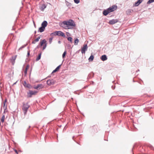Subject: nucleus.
<instances>
[{
    "label": "nucleus",
    "instance_id": "nucleus-1",
    "mask_svg": "<svg viewBox=\"0 0 154 154\" xmlns=\"http://www.w3.org/2000/svg\"><path fill=\"white\" fill-rule=\"evenodd\" d=\"M61 26L65 29H72L75 26V22L72 20L63 21Z\"/></svg>",
    "mask_w": 154,
    "mask_h": 154
},
{
    "label": "nucleus",
    "instance_id": "nucleus-2",
    "mask_svg": "<svg viewBox=\"0 0 154 154\" xmlns=\"http://www.w3.org/2000/svg\"><path fill=\"white\" fill-rule=\"evenodd\" d=\"M117 9V6L116 5H113L110 7L106 10H105L103 12V14L105 15H107L109 13L112 12Z\"/></svg>",
    "mask_w": 154,
    "mask_h": 154
},
{
    "label": "nucleus",
    "instance_id": "nucleus-3",
    "mask_svg": "<svg viewBox=\"0 0 154 154\" xmlns=\"http://www.w3.org/2000/svg\"><path fill=\"white\" fill-rule=\"evenodd\" d=\"M30 107V106L28 104V103H23V105L22 106V110L24 112V115H26V114L27 112Z\"/></svg>",
    "mask_w": 154,
    "mask_h": 154
},
{
    "label": "nucleus",
    "instance_id": "nucleus-4",
    "mask_svg": "<svg viewBox=\"0 0 154 154\" xmlns=\"http://www.w3.org/2000/svg\"><path fill=\"white\" fill-rule=\"evenodd\" d=\"M54 34V35H57L59 36H62L64 37H65L64 34L61 31H56L51 34V35Z\"/></svg>",
    "mask_w": 154,
    "mask_h": 154
},
{
    "label": "nucleus",
    "instance_id": "nucleus-5",
    "mask_svg": "<svg viewBox=\"0 0 154 154\" xmlns=\"http://www.w3.org/2000/svg\"><path fill=\"white\" fill-rule=\"evenodd\" d=\"M37 93L36 91L29 90L27 93V97H31L32 95H35Z\"/></svg>",
    "mask_w": 154,
    "mask_h": 154
},
{
    "label": "nucleus",
    "instance_id": "nucleus-6",
    "mask_svg": "<svg viewBox=\"0 0 154 154\" xmlns=\"http://www.w3.org/2000/svg\"><path fill=\"white\" fill-rule=\"evenodd\" d=\"M44 44V45L43 46V50H44L46 48L47 46V44L46 43V41L45 39H43L42 40H41L40 42V45L41 46H42Z\"/></svg>",
    "mask_w": 154,
    "mask_h": 154
},
{
    "label": "nucleus",
    "instance_id": "nucleus-7",
    "mask_svg": "<svg viewBox=\"0 0 154 154\" xmlns=\"http://www.w3.org/2000/svg\"><path fill=\"white\" fill-rule=\"evenodd\" d=\"M88 49V46L87 45H83L81 50V52L82 54H85V51H86Z\"/></svg>",
    "mask_w": 154,
    "mask_h": 154
},
{
    "label": "nucleus",
    "instance_id": "nucleus-8",
    "mask_svg": "<svg viewBox=\"0 0 154 154\" xmlns=\"http://www.w3.org/2000/svg\"><path fill=\"white\" fill-rule=\"evenodd\" d=\"M44 87L43 85L41 84H39L37 85V86H34L33 88L37 90H40L42 89Z\"/></svg>",
    "mask_w": 154,
    "mask_h": 154
},
{
    "label": "nucleus",
    "instance_id": "nucleus-9",
    "mask_svg": "<svg viewBox=\"0 0 154 154\" xmlns=\"http://www.w3.org/2000/svg\"><path fill=\"white\" fill-rule=\"evenodd\" d=\"M23 86L26 88L30 89L32 88V86L29 84L27 83L25 81H24L23 83Z\"/></svg>",
    "mask_w": 154,
    "mask_h": 154
},
{
    "label": "nucleus",
    "instance_id": "nucleus-10",
    "mask_svg": "<svg viewBox=\"0 0 154 154\" xmlns=\"http://www.w3.org/2000/svg\"><path fill=\"white\" fill-rule=\"evenodd\" d=\"M118 20L117 19H112L109 21V23L110 24H113L118 22Z\"/></svg>",
    "mask_w": 154,
    "mask_h": 154
},
{
    "label": "nucleus",
    "instance_id": "nucleus-11",
    "mask_svg": "<svg viewBox=\"0 0 154 154\" xmlns=\"http://www.w3.org/2000/svg\"><path fill=\"white\" fill-rule=\"evenodd\" d=\"M17 56V55H15L12 57L11 59V61L13 65H14L15 63Z\"/></svg>",
    "mask_w": 154,
    "mask_h": 154
},
{
    "label": "nucleus",
    "instance_id": "nucleus-12",
    "mask_svg": "<svg viewBox=\"0 0 154 154\" xmlns=\"http://www.w3.org/2000/svg\"><path fill=\"white\" fill-rule=\"evenodd\" d=\"M47 84L49 85H53L54 83V82L52 80H48L47 82Z\"/></svg>",
    "mask_w": 154,
    "mask_h": 154
},
{
    "label": "nucleus",
    "instance_id": "nucleus-13",
    "mask_svg": "<svg viewBox=\"0 0 154 154\" xmlns=\"http://www.w3.org/2000/svg\"><path fill=\"white\" fill-rule=\"evenodd\" d=\"M48 25V23L46 21H44L42 23V26L43 27L45 28V27L47 26Z\"/></svg>",
    "mask_w": 154,
    "mask_h": 154
},
{
    "label": "nucleus",
    "instance_id": "nucleus-14",
    "mask_svg": "<svg viewBox=\"0 0 154 154\" xmlns=\"http://www.w3.org/2000/svg\"><path fill=\"white\" fill-rule=\"evenodd\" d=\"M142 2V0H138V1L135 3V6H138Z\"/></svg>",
    "mask_w": 154,
    "mask_h": 154
},
{
    "label": "nucleus",
    "instance_id": "nucleus-15",
    "mask_svg": "<svg viewBox=\"0 0 154 154\" xmlns=\"http://www.w3.org/2000/svg\"><path fill=\"white\" fill-rule=\"evenodd\" d=\"M100 59L102 61H104L106 60L107 58L106 57V55H102L101 57H100Z\"/></svg>",
    "mask_w": 154,
    "mask_h": 154
},
{
    "label": "nucleus",
    "instance_id": "nucleus-16",
    "mask_svg": "<svg viewBox=\"0 0 154 154\" xmlns=\"http://www.w3.org/2000/svg\"><path fill=\"white\" fill-rule=\"evenodd\" d=\"M45 28L43 27L42 26V27H40L39 29V31L40 32H43L45 30Z\"/></svg>",
    "mask_w": 154,
    "mask_h": 154
},
{
    "label": "nucleus",
    "instance_id": "nucleus-17",
    "mask_svg": "<svg viewBox=\"0 0 154 154\" xmlns=\"http://www.w3.org/2000/svg\"><path fill=\"white\" fill-rule=\"evenodd\" d=\"M29 65H27V66H26V69H25L24 71V72L25 74H27V70L29 69Z\"/></svg>",
    "mask_w": 154,
    "mask_h": 154
},
{
    "label": "nucleus",
    "instance_id": "nucleus-18",
    "mask_svg": "<svg viewBox=\"0 0 154 154\" xmlns=\"http://www.w3.org/2000/svg\"><path fill=\"white\" fill-rule=\"evenodd\" d=\"M94 58V57L93 55H91L90 57L88 59L89 61H92L93 60Z\"/></svg>",
    "mask_w": 154,
    "mask_h": 154
},
{
    "label": "nucleus",
    "instance_id": "nucleus-19",
    "mask_svg": "<svg viewBox=\"0 0 154 154\" xmlns=\"http://www.w3.org/2000/svg\"><path fill=\"white\" fill-rule=\"evenodd\" d=\"M60 65H59V66H58L56 68V69L54 70L53 71V72H55L57 71H58L59 69H60Z\"/></svg>",
    "mask_w": 154,
    "mask_h": 154
},
{
    "label": "nucleus",
    "instance_id": "nucleus-20",
    "mask_svg": "<svg viewBox=\"0 0 154 154\" xmlns=\"http://www.w3.org/2000/svg\"><path fill=\"white\" fill-rule=\"evenodd\" d=\"M46 6L45 5V4H43L41 8L40 9H41V10L42 11H43L44 10L45 8H46Z\"/></svg>",
    "mask_w": 154,
    "mask_h": 154
},
{
    "label": "nucleus",
    "instance_id": "nucleus-21",
    "mask_svg": "<svg viewBox=\"0 0 154 154\" xmlns=\"http://www.w3.org/2000/svg\"><path fill=\"white\" fill-rule=\"evenodd\" d=\"M41 54H40L38 55V56L37 57L36 59V61H38L41 58Z\"/></svg>",
    "mask_w": 154,
    "mask_h": 154
},
{
    "label": "nucleus",
    "instance_id": "nucleus-22",
    "mask_svg": "<svg viewBox=\"0 0 154 154\" xmlns=\"http://www.w3.org/2000/svg\"><path fill=\"white\" fill-rule=\"evenodd\" d=\"M5 115H3L2 117V119H1V121L3 123L4 121V120H5Z\"/></svg>",
    "mask_w": 154,
    "mask_h": 154
},
{
    "label": "nucleus",
    "instance_id": "nucleus-23",
    "mask_svg": "<svg viewBox=\"0 0 154 154\" xmlns=\"http://www.w3.org/2000/svg\"><path fill=\"white\" fill-rule=\"evenodd\" d=\"M40 38V37H38V38H36V39H35V40H34V41L32 42L33 43H35V42H37L39 40Z\"/></svg>",
    "mask_w": 154,
    "mask_h": 154
},
{
    "label": "nucleus",
    "instance_id": "nucleus-24",
    "mask_svg": "<svg viewBox=\"0 0 154 154\" xmlns=\"http://www.w3.org/2000/svg\"><path fill=\"white\" fill-rule=\"evenodd\" d=\"M79 42V40L76 38L75 41V45H77L78 44V43Z\"/></svg>",
    "mask_w": 154,
    "mask_h": 154
},
{
    "label": "nucleus",
    "instance_id": "nucleus-25",
    "mask_svg": "<svg viewBox=\"0 0 154 154\" xmlns=\"http://www.w3.org/2000/svg\"><path fill=\"white\" fill-rule=\"evenodd\" d=\"M66 51H65L63 53V54L62 55V57H63V58H64L65 57V56L66 55Z\"/></svg>",
    "mask_w": 154,
    "mask_h": 154
},
{
    "label": "nucleus",
    "instance_id": "nucleus-26",
    "mask_svg": "<svg viewBox=\"0 0 154 154\" xmlns=\"http://www.w3.org/2000/svg\"><path fill=\"white\" fill-rule=\"evenodd\" d=\"M68 40L70 42H72V37H69L68 38Z\"/></svg>",
    "mask_w": 154,
    "mask_h": 154
},
{
    "label": "nucleus",
    "instance_id": "nucleus-27",
    "mask_svg": "<svg viewBox=\"0 0 154 154\" xmlns=\"http://www.w3.org/2000/svg\"><path fill=\"white\" fill-rule=\"evenodd\" d=\"M154 2V0H149L147 2L148 4H150Z\"/></svg>",
    "mask_w": 154,
    "mask_h": 154
},
{
    "label": "nucleus",
    "instance_id": "nucleus-28",
    "mask_svg": "<svg viewBox=\"0 0 154 154\" xmlns=\"http://www.w3.org/2000/svg\"><path fill=\"white\" fill-rule=\"evenodd\" d=\"M74 2L78 4L80 0H74Z\"/></svg>",
    "mask_w": 154,
    "mask_h": 154
},
{
    "label": "nucleus",
    "instance_id": "nucleus-29",
    "mask_svg": "<svg viewBox=\"0 0 154 154\" xmlns=\"http://www.w3.org/2000/svg\"><path fill=\"white\" fill-rule=\"evenodd\" d=\"M52 39H53V38H49V43L50 44H51V43Z\"/></svg>",
    "mask_w": 154,
    "mask_h": 154
},
{
    "label": "nucleus",
    "instance_id": "nucleus-30",
    "mask_svg": "<svg viewBox=\"0 0 154 154\" xmlns=\"http://www.w3.org/2000/svg\"><path fill=\"white\" fill-rule=\"evenodd\" d=\"M14 151L15 152V153H16L17 154H18V152H20V151H19L18 152V151H17V150H16V149H14Z\"/></svg>",
    "mask_w": 154,
    "mask_h": 154
},
{
    "label": "nucleus",
    "instance_id": "nucleus-31",
    "mask_svg": "<svg viewBox=\"0 0 154 154\" xmlns=\"http://www.w3.org/2000/svg\"><path fill=\"white\" fill-rule=\"evenodd\" d=\"M7 102V100L6 99L5 100L4 103H5Z\"/></svg>",
    "mask_w": 154,
    "mask_h": 154
},
{
    "label": "nucleus",
    "instance_id": "nucleus-32",
    "mask_svg": "<svg viewBox=\"0 0 154 154\" xmlns=\"http://www.w3.org/2000/svg\"><path fill=\"white\" fill-rule=\"evenodd\" d=\"M27 55L28 56L29 55V51H28Z\"/></svg>",
    "mask_w": 154,
    "mask_h": 154
},
{
    "label": "nucleus",
    "instance_id": "nucleus-33",
    "mask_svg": "<svg viewBox=\"0 0 154 154\" xmlns=\"http://www.w3.org/2000/svg\"><path fill=\"white\" fill-rule=\"evenodd\" d=\"M5 103H4V108L5 107Z\"/></svg>",
    "mask_w": 154,
    "mask_h": 154
},
{
    "label": "nucleus",
    "instance_id": "nucleus-34",
    "mask_svg": "<svg viewBox=\"0 0 154 154\" xmlns=\"http://www.w3.org/2000/svg\"><path fill=\"white\" fill-rule=\"evenodd\" d=\"M128 11H129H129H130V10H128Z\"/></svg>",
    "mask_w": 154,
    "mask_h": 154
},
{
    "label": "nucleus",
    "instance_id": "nucleus-35",
    "mask_svg": "<svg viewBox=\"0 0 154 154\" xmlns=\"http://www.w3.org/2000/svg\"><path fill=\"white\" fill-rule=\"evenodd\" d=\"M6 106H5V108H6Z\"/></svg>",
    "mask_w": 154,
    "mask_h": 154
}]
</instances>
